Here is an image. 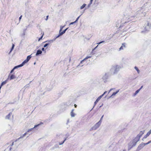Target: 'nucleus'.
<instances>
[{
    "mask_svg": "<svg viewBox=\"0 0 151 151\" xmlns=\"http://www.w3.org/2000/svg\"><path fill=\"white\" fill-rule=\"evenodd\" d=\"M130 143L134 147L136 145V144L132 140L130 142Z\"/></svg>",
    "mask_w": 151,
    "mask_h": 151,
    "instance_id": "obj_30",
    "label": "nucleus"
},
{
    "mask_svg": "<svg viewBox=\"0 0 151 151\" xmlns=\"http://www.w3.org/2000/svg\"><path fill=\"white\" fill-rule=\"evenodd\" d=\"M38 126V125H35L34 127L32 128L29 129L28 130L27 132L25 133L24 134H23L19 138L20 139L21 138H22L23 137H24L27 134V132H31V134H32V133L34 132L35 130L36 129V128Z\"/></svg>",
    "mask_w": 151,
    "mask_h": 151,
    "instance_id": "obj_2",
    "label": "nucleus"
},
{
    "mask_svg": "<svg viewBox=\"0 0 151 151\" xmlns=\"http://www.w3.org/2000/svg\"><path fill=\"white\" fill-rule=\"evenodd\" d=\"M145 132V130L141 131L139 134H138L136 137L140 139L142 135L144 134Z\"/></svg>",
    "mask_w": 151,
    "mask_h": 151,
    "instance_id": "obj_12",
    "label": "nucleus"
},
{
    "mask_svg": "<svg viewBox=\"0 0 151 151\" xmlns=\"http://www.w3.org/2000/svg\"><path fill=\"white\" fill-rule=\"evenodd\" d=\"M68 29V28H66V29H65L64 30H63L62 32H61L62 34L63 35V34H64L66 30Z\"/></svg>",
    "mask_w": 151,
    "mask_h": 151,
    "instance_id": "obj_29",
    "label": "nucleus"
},
{
    "mask_svg": "<svg viewBox=\"0 0 151 151\" xmlns=\"http://www.w3.org/2000/svg\"><path fill=\"white\" fill-rule=\"evenodd\" d=\"M39 31H40V33H41V35H41V37H39L38 38V41H40V40H42V38L43 37V35H44V32H42V30L40 28H39Z\"/></svg>",
    "mask_w": 151,
    "mask_h": 151,
    "instance_id": "obj_13",
    "label": "nucleus"
},
{
    "mask_svg": "<svg viewBox=\"0 0 151 151\" xmlns=\"http://www.w3.org/2000/svg\"><path fill=\"white\" fill-rule=\"evenodd\" d=\"M101 123L99 121L95 125L92 127L91 129L93 130H96L101 125Z\"/></svg>",
    "mask_w": 151,
    "mask_h": 151,
    "instance_id": "obj_6",
    "label": "nucleus"
},
{
    "mask_svg": "<svg viewBox=\"0 0 151 151\" xmlns=\"http://www.w3.org/2000/svg\"><path fill=\"white\" fill-rule=\"evenodd\" d=\"M143 87V86H142L139 89H140V90Z\"/></svg>",
    "mask_w": 151,
    "mask_h": 151,
    "instance_id": "obj_54",
    "label": "nucleus"
},
{
    "mask_svg": "<svg viewBox=\"0 0 151 151\" xmlns=\"http://www.w3.org/2000/svg\"><path fill=\"white\" fill-rule=\"evenodd\" d=\"M93 1V0H90L89 3H90L91 4H92Z\"/></svg>",
    "mask_w": 151,
    "mask_h": 151,
    "instance_id": "obj_51",
    "label": "nucleus"
},
{
    "mask_svg": "<svg viewBox=\"0 0 151 151\" xmlns=\"http://www.w3.org/2000/svg\"><path fill=\"white\" fill-rule=\"evenodd\" d=\"M81 16V15H80L79 16H78L76 19V20L75 21L77 22L78 20V19Z\"/></svg>",
    "mask_w": 151,
    "mask_h": 151,
    "instance_id": "obj_40",
    "label": "nucleus"
},
{
    "mask_svg": "<svg viewBox=\"0 0 151 151\" xmlns=\"http://www.w3.org/2000/svg\"><path fill=\"white\" fill-rule=\"evenodd\" d=\"M113 89V88H111L110 89L109 91L108 92V93L110 92V91H111V90H112Z\"/></svg>",
    "mask_w": 151,
    "mask_h": 151,
    "instance_id": "obj_59",
    "label": "nucleus"
},
{
    "mask_svg": "<svg viewBox=\"0 0 151 151\" xmlns=\"http://www.w3.org/2000/svg\"><path fill=\"white\" fill-rule=\"evenodd\" d=\"M147 23L146 25L145 26L144 30L141 31L142 33H146L148 32L151 27V24L148 22H147Z\"/></svg>",
    "mask_w": 151,
    "mask_h": 151,
    "instance_id": "obj_3",
    "label": "nucleus"
},
{
    "mask_svg": "<svg viewBox=\"0 0 151 151\" xmlns=\"http://www.w3.org/2000/svg\"><path fill=\"white\" fill-rule=\"evenodd\" d=\"M103 104H101V105L99 106V107L100 108L102 106H103Z\"/></svg>",
    "mask_w": 151,
    "mask_h": 151,
    "instance_id": "obj_61",
    "label": "nucleus"
},
{
    "mask_svg": "<svg viewBox=\"0 0 151 151\" xmlns=\"http://www.w3.org/2000/svg\"><path fill=\"white\" fill-rule=\"evenodd\" d=\"M121 68L120 66L118 65L113 66L110 69V72L111 74H115L117 73Z\"/></svg>",
    "mask_w": 151,
    "mask_h": 151,
    "instance_id": "obj_1",
    "label": "nucleus"
},
{
    "mask_svg": "<svg viewBox=\"0 0 151 151\" xmlns=\"http://www.w3.org/2000/svg\"><path fill=\"white\" fill-rule=\"evenodd\" d=\"M107 91H105L103 94H102L101 96L103 97L104 95L106 93H107Z\"/></svg>",
    "mask_w": 151,
    "mask_h": 151,
    "instance_id": "obj_42",
    "label": "nucleus"
},
{
    "mask_svg": "<svg viewBox=\"0 0 151 151\" xmlns=\"http://www.w3.org/2000/svg\"><path fill=\"white\" fill-rule=\"evenodd\" d=\"M14 44H13L12 46V47L11 48V50H10V52H11L12 51V50L13 49L14 47Z\"/></svg>",
    "mask_w": 151,
    "mask_h": 151,
    "instance_id": "obj_41",
    "label": "nucleus"
},
{
    "mask_svg": "<svg viewBox=\"0 0 151 151\" xmlns=\"http://www.w3.org/2000/svg\"><path fill=\"white\" fill-rule=\"evenodd\" d=\"M98 47V45H97L96 47H95L92 50L91 52V53L92 54H94V53H93V51L94 50H95V49H96V48L97 47Z\"/></svg>",
    "mask_w": 151,
    "mask_h": 151,
    "instance_id": "obj_36",
    "label": "nucleus"
},
{
    "mask_svg": "<svg viewBox=\"0 0 151 151\" xmlns=\"http://www.w3.org/2000/svg\"><path fill=\"white\" fill-rule=\"evenodd\" d=\"M49 17V16L47 15L46 16V18L45 19L46 20H48V18Z\"/></svg>",
    "mask_w": 151,
    "mask_h": 151,
    "instance_id": "obj_49",
    "label": "nucleus"
},
{
    "mask_svg": "<svg viewBox=\"0 0 151 151\" xmlns=\"http://www.w3.org/2000/svg\"><path fill=\"white\" fill-rule=\"evenodd\" d=\"M74 109H72L70 113V114L72 117H74L75 116V114L73 113V111Z\"/></svg>",
    "mask_w": 151,
    "mask_h": 151,
    "instance_id": "obj_24",
    "label": "nucleus"
},
{
    "mask_svg": "<svg viewBox=\"0 0 151 151\" xmlns=\"http://www.w3.org/2000/svg\"><path fill=\"white\" fill-rule=\"evenodd\" d=\"M125 47V43H123L122 44V46H121L120 48L119 49V50L123 49V47Z\"/></svg>",
    "mask_w": 151,
    "mask_h": 151,
    "instance_id": "obj_23",
    "label": "nucleus"
},
{
    "mask_svg": "<svg viewBox=\"0 0 151 151\" xmlns=\"http://www.w3.org/2000/svg\"><path fill=\"white\" fill-rule=\"evenodd\" d=\"M147 143L148 144L150 143H151V140H150V141H148Z\"/></svg>",
    "mask_w": 151,
    "mask_h": 151,
    "instance_id": "obj_56",
    "label": "nucleus"
},
{
    "mask_svg": "<svg viewBox=\"0 0 151 151\" xmlns=\"http://www.w3.org/2000/svg\"><path fill=\"white\" fill-rule=\"evenodd\" d=\"M55 81L54 79H52L51 81L50 85L51 86V88H48L47 89L48 91H50L55 85Z\"/></svg>",
    "mask_w": 151,
    "mask_h": 151,
    "instance_id": "obj_5",
    "label": "nucleus"
},
{
    "mask_svg": "<svg viewBox=\"0 0 151 151\" xmlns=\"http://www.w3.org/2000/svg\"><path fill=\"white\" fill-rule=\"evenodd\" d=\"M76 23L75 21L74 22H71L70 24V25H72V24H74L75 23Z\"/></svg>",
    "mask_w": 151,
    "mask_h": 151,
    "instance_id": "obj_44",
    "label": "nucleus"
},
{
    "mask_svg": "<svg viewBox=\"0 0 151 151\" xmlns=\"http://www.w3.org/2000/svg\"><path fill=\"white\" fill-rule=\"evenodd\" d=\"M9 76H10V75H9L8 76V78H7L6 80H5V81L3 82L2 83H1V86H2L3 85H5V84H6V83L7 81L9 79Z\"/></svg>",
    "mask_w": 151,
    "mask_h": 151,
    "instance_id": "obj_17",
    "label": "nucleus"
},
{
    "mask_svg": "<svg viewBox=\"0 0 151 151\" xmlns=\"http://www.w3.org/2000/svg\"><path fill=\"white\" fill-rule=\"evenodd\" d=\"M143 6H142L141 8H139V9L137 12V13L136 15H138L139 14V15H140V17H143L145 16V12H144V13H143L144 11L143 10Z\"/></svg>",
    "mask_w": 151,
    "mask_h": 151,
    "instance_id": "obj_4",
    "label": "nucleus"
},
{
    "mask_svg": "<svg viewBox=\"0 0 151 151\" xmlns=\"http://www.w3.org/2000/svg\"><path fill=\"white\" fill-rule=\"evenodd\" d=\"M64 27H65V26H61L60 27V29L59 32H62V29H63V28Z\"/></svg>",
    "mask_w": 151,
    "mask_h": 151,
    "instance_id": "obj_33",
    "label": "nucleus"
},
{
    "mask_svg": "<svg viewBox=\"0 0 151 151\" xmlns=\"http://www.w3.org/2000/svg\"><path fill=\"white\" fill-rule=\"evenodd\" d=\"M91 4L90 3H89L88 4V5L85 7V8L84 9V10H85L86 9H88L90 6L91 5Z\"/></svg>",
    "mask_w": 151,
    "mask_h": 151,
    "instance_id": "obj_31",
    "label": "nucleus"
},
{
    "mask_svg": "<svg viewBox=\"0 0 151 151\" xmlns=\"http://www.w3.org/2000/svg\"><path fill=\"white\" fill-rule=\"evenodd\" d=\"M45 47H43L42 48V50L44 52V54H45L46 52V51H45V50H46V49L47 48V47L46 48H44Z\"/></svg>",
    "mask_w": 151,
    "mask_h": 151,
    "instance_id": "obj_34",
    "label": "nucleus"
},
{
    "mask_svg": "<svg viewBox=\"0 0 151 151\" xmlns=\"http://www.w3.org/2000/svg\"><path fill=\"white\" fill-rule=\"evenodd\" d=\"M45 123H44L41 122H40V123H38V127L40 126H42V127H45Z\"/></svg>",
    "mask_w": 151,
    "mask_h": 151,
    "instance_id": "obj_20",
    "label": "nucleus"
},
{
    "mask_svg": "<svg viewBox=\"0 0 151 151\" xmlns=\"http://www.w3.org/2000/svg\"><path fill=\"white\" fill-rule=\"evenodd\" d=\"M67 138H67V137H66L64 139V140L63 141H64V142H65V141H66V140L67 139Z\"/></svg>",
    "mask_w": 151,
    "mask_h": 151,
    "instance_id": "obj_53",
    "label": "nucleus"
},
{
    "mask_svg": "<svg viewBox=\"0 0 151 151\" xmlns=\"http://www.w3.org/2000/svg\"><path fill=\"white\" fill-rule=\"evenodd\" d=\"M9 75H10V76H9V79L10 80H12V79H14L16 78L15 76L13 74H12V75H11L10 74Z\"/></svg>",
    "mask_w": 151,
    "mask_h": 151,
    "instance_id": "obj_18",
    "label": "nucleus"
},
{
    "mask_svg": "<svg viewBox=\"0 0 151 151\" xmlns=\"http://www.w3.org/2000/svg\"><path fill=\"white\" fill-rule=\"evenodd\" d=\"M86 4H83V5L81 6L80 7V9H83L84 8H85V7H86Z\"/></svg>",
    "mask_w": 151,
    "mask_h": 151,
    "instance_id": "obj_27",
    "label": "nucleus"
},
{
    "mask_svg": "<svg viewBox=\"0 0 151 151\" xmlns=\"http://www.w3.org/2000/svg\"><path fill=\"white\" fill-rule=\"evenodd\" d=\"M85 11V10H84L83 12H81V14L80 15L81 16V15L84 13Z\"/></svg>",
    "mask_w": 151,
    "mask_h": 151,
    "instance_id": "obj_60",
    "label": "nucleus"
},
{
    "mask_svg": "<svg viewBox=\"0 0 151 151\" xmlns=\"http://www.w3.org/2000/svg\"><path fill=\"white\" fill-rule=\"evenodd\" d=\"M134 69L137 71L138 73H139L140 72L139 70L137 67L135 66L134 67Z\"/></svg>",
    "mask_w": 151,
    "mask_h": 151,
    "instance_id": "obj_32",
    "label": "nucleus"
},
{
    "mask_svg": "<svg viewBox=\"0 0 151 151\" xmlns=\"http://www.w3.org/2000/svg\"><path fill=\"white\" fill-rule=\"evenodd\" d=\"M150 134L148 132L146 135H145L143 137V139H146L148 136H149Z\"/></svg>",
    "mask_w": 151,
    "mask_h": 151,
    "instance_id": "obj_26",
    "label": "nucleus"
},
{
    "mask_svg": "<svg viewBox=\"0 0 151 151\" xmlns=\"http://www.w3.org/2000/svg\"><path fill=\"white\" fill-rule=\"evenodd\" d=\"M140 140V139L138 138L137 137H136L135 138L133 139L132 141L134 142V143L136 144H137V142H138Z\"/></svg>",
    "mask_w": 151,
    "mask_h": 151,
    "instance_id": "obj_15",
    "label": "nucleus"
},
{
    "mask_svg": "<svg viewBox=\"0 0 151 151\" xmlns=\"http://www.w3.org/2000/svg\"><path fill=\"white\" fill-rule=\"evenodd\" d=\"M91 56H87L86 58H85L83 60H82L81 62V63H83V62H84L86 60L88 59V58H91Z\"/></svg>",
    "mask_w": 151,
    "mask_h": 151,
    "instance_id": "obj_21",
    "label": "nucleus"
},
{
    "mask_svg": "<svg viewBox=\"0 0 151 151\" xmlns=\"http://www.w3.org/2000/svg\"><path fill=\"white\" fill-rule=\"evenodd\" d=\"M12 115V113H9L8 115H7L6 117V118L7 119H9L10 117Z\"/></svg>",
    "mask_w": 151,
    "mask_h": 151,
    "instance_id": "obj_28",
    "label": "nucleus"
},
{
    "mask_svg": "<svg viewBox=\"0 0 151 151\" xmlns=\"http://www.w3.org/2000/svg\"><path fill=\"white\" fill-rule=\"evenodd\" d=\"M44 83V82L43 81V82H40V87L42 86V87L41 88V90H40L41 91H42L43 89H44L45 88V86L44 85V83Z\"/></svg>",
    "mask_w": 151,
    "mask_h": 151,
    "instance_id": "obj_11",
    "label": "nucleus"
},
{
    "mask_svg": "<svg viewBox=\"0 0 151 151\" xmlns=\"http://www.w3.org/2000/svg\"><path fill=\"white\" fill-rule=\"evenodd\" d=\"M104 42H105L104 41H101L100 42H99V43H97V44H98V45H99L100 44Z\"/></svg>",
    "mask_w": 151,
    "mask_h": 151,
    "instance_id": "obj_39",
    "label": "nucleus"
},
{
    "mask_svg": "<svg viewBox=\"0 0 151 151\" xmlns=\"http://www.w3.org/2000/svg\"><path fill=\"white\" fill-rule=\"evenodd\" d=\"M42 51L39 49H38V55H40L42 53Z\"/></svg>",
    "mask_w": 151,
    "mask_h": 151,
    "instance_id": "obj_37",
    "label": "nucleus"
},
{
    "mask_svg": "<svg viewBox=\"0 0 151 151\" xmlns=\"http://www.w3.org/2000/svg\"><path fill=\"white\" fill-rule=\"evenodd\" d=\"M53 42V40H50L46 41L45 42H44V43L46 42V43H45L44 45V47H47V46L49 45L50 44L52 43Z\"/></svg>",
    "mask_w": 151,
    "mask_h": 151,
    "instance_id": "obj_7",
    "label": "nucleus"
},
{
    "mask_svg": "<svg viewBox=\"0 0 151 151\" xmlns=\"http://www.w3.org/2000/svg\"><path fill=\"white\" fill-rule=\"evenodd\" d=\"M80 63V64H79V65L81 66H82L83 65H82V63Z\"/></svg>",
    "mask_w": 151,
    "mask_h": 151,
    "instance_id": "obj_55",
    "label": "nucleus"
},
{
    "mask_svg": "<svg viewBox=\"0 0 151 151\" xmlns=\"http://www.w3.org/2000/svg\"><path fill=\"white\" fill-rule=\"evenodd\" d=\"M147 3L145 4L144 5V6H143V7H144L145 6H146V5H147Z\"/></svg>",
    "mask_w": 151,
    "mask_h": 151,
    "instance_id": "obj_58",
    "label": "nucleus"
},
{
    "mask_svg": "<svg viewBox=\"0 0 151 151\" xmlns=\"http://www.w3.org/2000/svg\"><path fill=\"white\" fill-rule=\"evenodd\" d=\"M23 65H23V64H22V63L21 64L19 65H18V66H15L13 68H14V69H15L17 68H19V67H21Z\"/></svg>",
    "mask_w": 151,
    "mask_h": 151,
    "instance_id": "obj_25",
    "label": "nucleus"
},
{
    "mask_svg": "<svg viewBox=\"0 0 151 151\" xmlns=\"http://www.w3.org/2000/svg\"><path fill=\"white\" fill-rule=\"evenodd\" d=\"M119 90H118L116 92V93L117 94V93H118L119 91Z\"/></svg>",
    "mask_w": 151,
    "mask_h": 151,
    "instance_id": "obj_57",
    "label": "nucleus"
},
{
    "mask_svg": "<svg viewBox=\"0 0 151 151\" xmlns=\"http://www.w3.org/2000/svg\"><path fill=\"white\" fill-rule=\"evenodd\" d=\"M128 151L130 150L132 147H134L130 143H129L128 144Z\"/></svg>",
    "mask_w": 151,
    "mask_h": 151,
    "instance_id": "obj_19",
    "label": "nucleus"
},
{
    "mask_svg": "<svg viewBox=\"0 0 151 151\" xmlns=\"http://www.w3.org/2000/svg\"><path fill=\"white\" fill-rule=\"evenodd\" d=\"M64 141H63V142H59V145H62L64 143Z\"/></svg>",
    "mask_w": 151,
    "mask_h": 151,
    "instance_id": "obj_45",
    "label": "nucleus"
},
{
    "mask_svg": "<svg viewBox=\"0 0 151 151\" xmlns=\"http://www.w3.org/2000/svg\"><path fill=\"white\" fill-rule=\"evenodd\" d=\"M144 147V146L142 144V143H141L137 147L136 151H139L141 149H142Z\"/></svg>",
    "mask_w": 151,
    "mask_h": 151,
    "instance_id": "obj_10",
    "label": "nucleus"
},
{
    "mask_svg": "<svg viewBox=\"0 0 151 151\" xmlns=\"http://www.w3.org/2000/svg\"><path fill=\"white\" fill-rule=\"evenodd\" d=\"M91 56H87L86 58H85L83 60H82L81 62V63H83V62H84L86 60L88 59V58H91Z\"/></svg>",
    "mask_w": 151,
    "mask_h": 151,
    "instance_id": "obj_22",
    "label": "nucleus"
},
{
    "mask_svg": "<svg viewBox=\"0 0 151 151\" xmlns=\"http://www.w3.org/2000/svg\"><path fill=\"white\" fill-rule=\"evenodd\" d=\"M31 55H32L28 56L27 57V59L22 62V64H23V65H24L25 64L27 63L29 60L30 58L32 57L31 56Z\"/></svg>",
    "mask_w": 151,
    "mask_h": 151,
    "instance_id": "obj_8",
    "label": "nucleus"
},
{
    "mask_svg": "<svg viewBox=\"0 0 151 151\" xmlns=\"http://www.w3.org/2000/svg\"><path fill=\"white\" fill-rule=\"evenodd\" d=\"M109 77V73H106L104 76L102 77L103 79L104 80H106Z\"/></svg>",
    "mask_w": 151,
    "mask_h": 151,
    "instance_id": "obj_14",
    "label": "nucleus"
},
{
    "mask_svg": "<svg viewBox=\"0 0 151 151\" xmlns=\"http://www.w3.org/2000/svg\"><path fill=\"white\" fill-rule=\"evenodd\" d=\"M22 17V16L21 15L20 16V17H19V22L20 21V20H21V19Z\"/></svg>",
    "mask_w": 151,
    "mask_h": 151,
    "instance_id": "obj_47",
    "label": "nucleus"
},
{
    "mask_svg": "<svg viewBox=\"0 0 151 151\" xmlns=\"http://www.w3.org/2000/svg\"><path fill=\"white\" fill-rule=\"evenodd\" d=\"M74 106L75 108H76L77 106V105L76 104H74Z\"/></svg>",
    "mask_w": 151,
    "mask_h": 151,
    "instance_id": "obj_62",
    "label": "nucleus"
},
{
    "mask_svg": "<svg viewBox=\"0 0 151 151\" xmlns=\"http://www.w3.org/2000/svg\"><path fill=\"white\" fill-rule=\"evenodd\" d=\"M63 35L61 33V32H59V34L57 36H55V38L54 39H53V40H53V41L55 40L58 38L60 36H62V35Z\"/></svg>",
    "mask_w": 151,
    "mask_h": 151,
    "instance_id": "obj_16",
    "label": "nucleus"
},
{
    "mask_svg": "<svg viewBox=\"0 0 151 151\" xmlns=\"http://www.w3.org/2000/svg\"><path fill=\"white\" fill-rule=\"evenodd\" d=\"M142 144H143V145L144 147L145 146V145H148V144H147V143H144V142H142Z\"/></svg>",
    "mask_w": 151,
    "mask_h": 151,
    "instance_id": "obj_43",
    "label": "nucleus"
},
{
    "mask_svg": "<svg viewBox=\"0 0 151 151\" xmlns=\"http://www.w3.org/2000/svg\"><path fill=\"white\" fill-rule=\"evenodd\" d=\"M116 93V92H114L111 95L112 96H115Z\"/></svg>",
    "mask_w": 151,
    "mask_h": 151,
    "instance_id": "obj_46",
    "label": "nucleus"
},
{
    "mask_svg": "<svg viewBox=\"0 0 151 151\" xmlns=\"http://www.w3.org/2000/svg\"><path fill=\"white\" fill-rule=\"evenodd\" d=\"M104 115H103L101 117L100 120L99 121V122H100L101 123L103 119V117H104Z\"/></svg>",
    "mask_w": 151,
    "mask_h": 151,
    "instance_id": "obj_38",
    "label": "nucleus"
},
{
    "mask_svg": "<svg viewBox=\"0 0 151 151\" xmlns=\"http://www.w3.org/2000/svg\"><path fill=\"white\" fill-rule=\"evenodd\" d=\"M149 132L150 133V134H151V129H150V130L148 132Z\"/></svg>",
    "mask_w": 151,
    "mask_h": 151,
    "instance_id": "obj_64",
    "label": "nucleus"
},
{
    "mask_svg": "<svg viewBox=\"0 0 151 151\" xmlns=\"http://www.w3.org/2000/svg\"><path fill=\"white\" fill-rule=\"evenodd\" d=\"M14 68H13L11 71L10 73H13V72L14 71Z\"/></svg>",
    "mask_w": 151,
    "mask_h": 151,
    "instance_id": "obj_48",
    "label": "nucleus"
},
{
    "mask_svg": "<svg viewBox=\"0 0 151 151\" xmlns=\"http://www.w3.org/2000/svg\"><path fill=\"white\" fill-rule=\"evenodd\" d=\"M36 55L37 56L38 55V50L37 51L36 53Z\"/></svg>",
    "mask_w": 151,
    "mask_h": 151,
    "instance_id": "obj_63",
    "label": "nucleus"
},
{
    "mask_svg": "<svg viewBox=\"0 0 151 151\" xmlns=\"http://www.w3.org/2000/svg\"><path fill=\"white\" fill-rule=\"evenodd\" d=\"M113 96L111 95L110 96H109V97H108L107 99H110V98H111Z\"/></svg>",
    "mask_w": 151,
    "mask_h": 151,
    "instance_id": "obj_52",
    "label": "nucleus"
},
{
    "mask_svg": "<svg viewBox=\"0 0 151 151\" xmlns=\"http://www.w3.org/2000/svg\"><path fill=\"white\" fill-rule=\"evenodd\" d=\"M69 136V134H67L65 135V136L67 138Z\"/></svg>",
    "mask_w": 151,
    "mask_h": 151,
    "instance_id": "obj_50",
    "label": "nucleus"
},
{
    "mask_svg": "<svg viewBox=\"0 0 151 151\" xmlns=\"http://www.w3.org/2000/svg\"><path fill=\"white\" fill-rule=\"evenodd\" d=\"M139 91H140V89H138V90H136L135 91V93H134V95H137L139 92Z\"/></svg>",
    "mask_w": 151,
    "mask_h": 151,
    "instance_id": "obj_35",
    "label": "nucleus"
},
{
    "mask_svg": "<svg viewBox=\"0 0 151 151\" xmlns=\"http://www.w3.org/2000/svg\"><path fill=\"white\" fill-rule=\"evenodd\" d=\"M102 97L101 95L99 97L96 99V101H95L94 103V104L93 106V108L92 109L91 111L93 109V108L95 107V106H96V105L97 104V103L99 101V100L101 99V98Z\"/></svg>",
    "mask_w": 151,
    "mask_h": 151,
    "instance_id": "obj_9",
    "label": "nucleus"
}]
</instances>
